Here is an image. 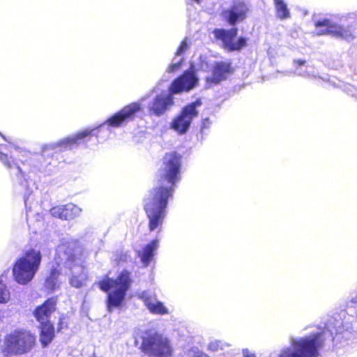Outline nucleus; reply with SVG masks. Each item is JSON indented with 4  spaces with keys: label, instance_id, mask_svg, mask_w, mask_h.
I'll list each match as a JSON object with an SVG mask.
<instances>
[{
    "label": "nucleus",
    "instance_id": "nucleus-1",
    "mask_svg": "<svg viewBox=\"0 0 357 357\" xmlns=\"http://www.w3.org/2000/svg\"><path fill=\"white\" fill-rule=\"evenodd\" d=\"M141 109V103L139 102L128 105L98 126L85 129L58 142L44 145L40 153L31 154L26 162L33 172L38 171L50 174L53 172L52 168L57 166V161L54 158L55 155H58V151L86 144L91 137H96L97 139L108 137L111 133L110 128H119L124 123L133 120L136 113Z\"/></svg>",
    "mask_w": 357,
    "mask_h": 357
},
{
    "label": "nucleus",
    "instance_id": "nucleus-2",
    "mask_svg": "<svg viewBox=\"0 0 357 357\" xmlns=\"http://www.w3.org/2000/svg\"><path fill=\"white\" fill-rule=\"evenodd\" d=\"M181 155L167 153L158 172L155 185L144 199V208L149 218L151 231L162 225L166 216L168 200L172 197L176 183L181 181Z\"/></svg>",
    "mask_w": 357,
    "mask_h": 357
},
{
    "label": "nucleus",
    "instance_id": "nucleus-3",
    "mask_svg": "<svg viewBox=\"0 0 357 357\" xmlns=\"http://www.w3.org/2000/svg\"><path fill=\"white\" fill-rule=\"evenodd\" d=\"M341 322L330 319L321 331L303 337H290V347L283 348L278 357H318L327 340L333 341L342 333Z\"/></svg>",
    "mask_w": 357,
    "mask_h": 357
},
{
    "label": "nucleus",
    "instance_id": "nucleus-4",
    "mask_svg": "<svg viewBox=\"0 0 357 357\" xmlns=\"http://www.w3.org/2000/svg\"><path fill=\"white\" fill-rule=\"evenodd\" d=\"M198 77L193 68L185 70L175 79L169 88V91L156 95L147 105L150 114L160 117L164 115L174 105L173 95L189 91L198 84Z\"/></svg>",
    "mask_w": 357,
    "mask_h": 357
},
{
    "label": "nucleus",
    "instance_id": "nucleus-5",
    "mask_svg": "<svg viewBox=\"0 0 357 357\" xmlns=\"http://www.w3.org/2000/svg\"><path fill=\"white\" fill-rule=\"evenodd\" d=\"M337 22L328 19H320L315 22V32L317 35H330L332 37L350 42L355 38L357 29V12L338 15Z\"/></svg>",
    "mask_w": 357,
    "mask_h": 357
},
{
    "label": "nucleus",
    "instance_id": "nucleus-6",
    "mask_svg": "<svg viewBox=\"0 0 357 357\" xmlns=\"http://www.w3.org/2000/svg\"><path fill=\"white\" fill-rule=\"evenodd\" d=\"M132 283L131 273L123 270L114 279L106 275L99 281V288L107 293L106 304L109 312L122 306Z\"/></svg>",
    "mask_w": 357,
    "mask_h": 357
},
{
    "label": "nucleus",
    "instance_id": "nucleus-7",
    "mask_svg": "<svg viewBox=\"0 0 357 357\" xmlns=\"http://www.w3.org/2000/svg\"><path fill=\"white\" fill-rule=\"evenodd\" d=\"M41 259L42 255L39 250H26L13 266V275L15 282L22 285L30 282L39 268Z\"/></svg>",
    "mask_w": 357,
    "mask_h": 357
},
{
    "label": "nucleus",
    "instance_id": "nucleus-8",
    "mask_svg": "<svg viewBox=\"0 0 357 357\" xmlns=\"http://www.w3.org/2000/svg\"><path fill=\"white\" fill-rule=\"evenodd\" d=\"M142 351L149 356L170 357L172 349L168 339L157 333L142 337Z\"/></svg>",
    "mask_w": 357,
    "mask_h": 357
},
{
    "label": "nucleus",
    "instance_id": "nucleus-9",
    "mask_svg": "<svg viewBox=\"0 0 357 357\" xmlns=\"http://www.w3.org/2000/svg\"><path fill=\"white\" fill-rule=\"evenodd\" d=\"M201 99L197 98L194 102L185 105L180 114L171 123V128L180 135L185 134L190 128L194 118L198 116L197 107L202 105Z\"/></svg>",
    "mask_w": 357,
    "mask_h": 357
},
{
    "label": "nucleus",
    "instance_id": "nucleus-10",
    "mask_svg": "<svg viewBox=\"0 0 357 357\" xmlns=\"http://www.w3.org/2000/svg\"><path fill=\"white\" fill-rule=\"evenodd\" d=\"M7 349L17 354L28 352L35 343V337L26 331H15L6 338Z\"/></svg>",
    "mask_w": 357,
    "mask_h": 357
},
{
    "label": "nucleus",
    "instance_id": "nucleus-11",
    "mask_svg": "<svg viewBox=\"0 0 357 357\" xmlns=\"http://www.w3.org/2000/svg\"><path fill=\"white\" fill-rule=\"evenodd\" d=\"M213 34L216 39L222 42L223 47L229 52L239 51L247 45V39L243 36L238 38L237 40L234 41L238 34L236 26H233L230 29H215Z\"/></svg>",
    "mask_w": 357,
    "mask_h": 357
},
{
    "label": "nucleus",
    "instance_id": "nucleus-12",
    "mask_svg": "<svg viewBox=\"0 0 357 357\" xmlns=\"http://www.w3.org/2000/svg\"><path fill=\"white\" fill-rule=\"evenodd\" d=\"M250 8L248 3L243 1H234L228 8L222 9L221 17L224 21L232 26L245 20Z\"/></svg>",
    "mask_w": 357,
    "mask_h": 357
},
{
    "label": "nucleus",
    "instance_id": "nucleus-13",
    "mask_svg": "<svg viewBox=\"0 0 357 357\" xmlns=\"http://www.w3.org/2000/svg\"><path fill=\"white\" fill-rule=\"evenodd\" d=\"M1 138L7 141L5 137L0 132V139ZM7 148L8 146L0 144V161L10 170V175L13 177V179L20 185L25 186L27 183L26 174L19 163L15 161L12 156H8V153L5 152L7 151Z\"/></svg>",
    "mask_w": 357,
    "mask_h": 357
},
{
    "label": "nucleus",
    "instance_id": "nucleus-14",
    "mask_svg": "<svg viewBox=\"0 0 357 357\" xmlns=\"http://www.w3.org/2000/svg\"><path fill=\"white\" fill-rule=\"evenodd\" d=\"M233 73L231 63L230 61L215 62L211 75L206 78V87L210 88L212 85H216L227 79L228 76Z\"/></svg>",
    "mask_w": 357,
    "mask_h": 357
},
{
    "label": "nucleus",
    "instance_id": "nucleus-15",
    "mask_svg": "<svg viewBox=\"0 0 357 357\" xmlns=\"http://www.w3.org/2000/svg\"><path fill=\"white\" fill-rule=\"evenodd\" d=\"M57 297L47 298L42 305L37 306L33 311V316L39 324L51 322L50 318L56 310Z\"/></svg>",
    "mask_w": 357,
    "mask_h": 357
},
{
    "label": "nucleus",
    "instance_id": "nucleus-16",
    "mask_svg": "<svg viewBox=\"0 0 357 357\" xmlns=\"http://www.w3.org/2000/svg\"><path fill=\"white\" fill-rule=\"evenodd\" d=\"M39 340L43 347H47L55 337V329L52 322L40 324Z\"/></svg>",
    "mask_w": 357,
    "mask_h": 357
},
{
    "label": "nucleus",
    "instance_id": "nucleus-17",
    "mask_svg": "<svg viewBox=\"0 0 357 357\" xmlns=\"http://www.w3.org/2000/svg\"><path fill=\"white\" fill-rule=\"evenodd\" d=\"M71 276L69 278V284L75 288H80L83 286L86 279V273L82 266L75 265L70 268Z\"/></svg>",
    "mask_w": 357,
    "mask_h": 357
},
{
    "label": "nucleus",
    "instance_id": "nucleus-18",
    "mask_svg": "<svg viewBox=\"0 0 357 357\" xmlns=\"http://www.w3.org/2000/svg\"><path fill=\"white\" fill-rule=\"evenodd\" d=\"M295 74L301 77H316L318 75L317 70L307 63L305 60H294Z\"/></svg>",
    "mask_w": 357,
    "mask_h": 357
},
{
    "label": "nucleus",
    "instance_id": "nucleus-19",
    "mask_svg": "<svg viewBox=\"0 0 357 357\" xmlns=\"http://www.w3.org/2000/svg\"><path fill=\"white\" fill-rule=\"evenodd\" d=\"M159 242L154 239L149 243L142 251L139 252V256L144 266H148L153 259L155 250L158 249Z\"/></svg>",
    "mask_w": 357,
    "mask_h": 357
},
{
    "label": "nucleus",
    "instance_id": "nucleus-20",
    "mask_svg": "<svg viewBox=\"0 0 357 357\" xmlns=\"http://www.w3.org/2000/svg\"><path fill=\"white\" fill-rule=\"evenodd\" d=\"M59 275L60 271L56 267H52L44 283V288L47 293H52L59 287Z\"/></svg>",
    "mask_w": 357,
    "mask_h": 357
},
{
    "label": "nucleus",
    "instance_id": "nucleus-21",
    "mask_svg": "<svg viewBox=\"0 0 357 357\" xmlns=\"http://www.w3.org/2000/svg\"><path fill=\"white\" fill-rule=\"evenodd\" d=\"M81 211L79 207L72 203L65 204L63 205V214L61 215V220H73L79 215Z\"/></svg>",
    "mask_w": 357,
    "mask_h": 357
},
{
    "label": "nucleus",
    "instance_id": "nucleus-22",
    "mask_svg": "<svg viewBox=\"0 0 357 357\" xmlns=\"http://www.w3.org/2000/svg\"><path fill=\"white\" fill-rule=\"evenodd\" d=\"M273 1L277 17L282 20L290 17V11L284 0H273Z\"/></svg>",
    "mask_w": 357,
    "mask_h": 357
},
{
    "label": "nucleus",
    "instance_id": "nucleus-23",
    "mask_svg": "<svg viewBox=\"0 0 357 357\" xmlns=\"http://www.w3.org/2000/svg\"><path fill=\"white\" fill-rule=\"evenodd\" d=\"M139 297L148 310H149L151 307H153V303L158 301L156 295L149 291H142Z\"/></svg>",
    "mask_w": 357,
    "mask_h": 357
},
{
    "label": "nucleus",
    "instance_id": "nucleus-24",
    "mask_svg": "<svg viewBox=\"0 0 357 357\" xmlns=\"http://www.w3.org/2000/svg\"><path fill=\"white\" fill-rule=\"evenodd\" d=\"M190 45V40L188 38H185L175 52V57L174 58V60L176 59V57L178 56L183 57V55L189 50Z\"/></svg>",
    "mask_w": 357,
    "mask_h": 357
},
{
    "label": "nucleus",
    "instance_id": "nucleus-25",
    "mask_svg": "<svg viewBox=\"0 0 357 357\" xmlns=\"http://www.w3.org/2000/svg\"><path fill=\"white\" fill-rule=\"evenodd\" d=\"M149 310L152 314H166L168 313V309L159 301L155 302L153 307H151Z\"/></svg>",
    "mask_w": 357,
    "mask_h": 357
},
{
    "label": "nucleus",
    "instance_id": "nucleus-26",
    "mask_svg": "<svg viewBox=\"0 0 357 357\" xmlns=\"http://www.w3.org/2000/svg\"><path fill=\"white\" fill-rule=\"evenodd\" d=\"M32 199H33V197H32L31 192L25 194V195L24 197V204H25V207H26V220H27L28 222H29V221H31V213H32L31 208H32V204H33Z\"/></svg>",
    "mask_w": 357,
    "mask_h": 357
},
{
    "label": "nucleus",
    "instance_id": "nucleus-27",
    "mask_svg": "<svg viewBox=\"0 0 357 357\" xmlns=\"http://www.w3.org/2000/svg\"><path fill=\"white\" fill-rule=\"evenodd\" d=\"M10 299V291L6 285L0 281V303H6Z\"/></svg>",
    "mask_w": 357,
    "mask_h": 357
},
{
    "label": "nucleus",
    "instance_id": "nucleus-28",
    "mask_svg": "<svg viewBox=\"0 0 357 357\" xmlns=\"http://www.w3.org/2000/svg\"><path fill=\"white\" fill-rule=\"evenodd\" d=\"M130 259L131 257L128 252L124 251L123 250H117L114 255V260L116 261L118 264L121 262H126Z\"/></svg>",
    "mask_w": 357,
    "mask_h": 357
},
{
    "label": "nucleus",
    "instance_id": "nucleus-29",
    "mask_svg": "<svg viewBox=\"0 0 357 357\" xmlns=\"http://www.w3.org/2000/svg\"><path fill=\"white\" fill-rule=\"evenodd\" d=\"M174 62L169 65L167 71L168 73H174L178 70L182 66V63L184 61V57H181L178 61L174 60Z\"/></svg>",
    "mask_w": 357,
    "mask_h": 357
},
{
    "label": "nucleus",
    "instance_id": "nucleus-30",
    "mask_svg": "<svg viewBox=\"0 0 357 357\" xmlns=\"http://www.w3.org/2000/svg\"><path fill=\"white\" fill-rule=\"evenodd\" d=\"M50 213L52 216L61 220V215L63 214V205L52 207L50 209Z\"/></svg>",
    "mask_w": 357,
    "mask_h": 357
},
{
    "label": "nucleus",
    "instance_id": "nucleus-31",
    "mask_svg": "<svg viewBox=\"0 0 357 357\" xmlns=\"http://www.w3.org/2000/svg\"><path fill=\"white\" fill-rule=\"evenodd\" d=\"M208 349L212 351H216L219 349H222V343L220 340L211 341L208 345Z\"/></svg>",
    "mask_w": 357,
    "mask_h": 357
},
{
    "label": "nucleus",
    "instance_id": "nucleus-32",
    "mask_svg": "<svg viewBox=\"0 0 357 357\" xmlns=\"http://www.w3.org/2000/svg\"><path fill=\"white\" fill-rule=\"evenodd\" d=\"M211 124V121L209 119V118H205V119H204L202 120V129H201L202 134H204V129L209 128Z\"/></svg>",
    "mask_w": 357,
    "mask_h": 357
},
{
    "label": "nucleus",
    "instance_id": "nucleus-33",
    "mask_svg": "<svg viewBox=\"0 0 357 357\" xmlns=\"http://www.w3.org/2000/svg\"><path fill=\"white\" fill-rule=\"evenodd\" d=\"M242 355L243 357H256L255 353L251 351L248 349H243L242 350Z\"/></svg>",
    "mask_w": 357,
    "mask_h": 357
},
{
    "label": "nucleus",
    "instance_id": "nucleus-34",
    "mask_svg": "<svg viewBox=\"0 0 357 357\" xmlns=\"http://www.w3.org/2000/svg\"><path fill=\"white\" fill-rule=\"evenodd\" d=\"M194 354V357H209L206 354L199 351L197 349L196 351H192Z\"/></svg>",
    "mask_w": 357,
    "mask_h": 357
},
{
    "label": "nucleus",
    "instance_id": "nucleus-35",
    "mask_svg": "<svg viewBox=\"0 0 357 357\" xmlns=\"http://www.w3.org/2000/svg\"><path fill=\"white\" fill-rule=\"evenodd\" d=\"M66 326H67V324L63 321L62 318H60L59 321L58 323L57 331L58 332L61 331V329H63L64 327H66Z\"/></svg>",
    "mask_w": 357,
    "mask_h": 357
},
{
    "label": "nucleus",
    "instance_id": "nucleus-36",
    "mask_svg": "<svg viewBox=\"0 0 357 357\" xmlns=\"http://www.w3.org/2000/svg\"><path fill=\"white\" fill-rule=\"evenodd\" d=\"M43 219V216L42 215H40V213H37L36 214V224H37V226H40V221L41 220Z\"/></svg>",
    "mask_w": 357,
    "mask_h": 357
},
{
    "label": "nucleus",
    "instance_id": "nucleus-37",
    "mask_svg": "<svg viewBox=\"0 0 357 357\" xmlns=\"http://www.w3.org/2000/svg\"><path fill=\"white\" fill-rule=\"evenodd\" d=\"M291 75V73L290 72H287V74H285L284 75Z\"/></svg>",
    "mask_w": 357,
    "mask_h": 357
}]
</instances>
